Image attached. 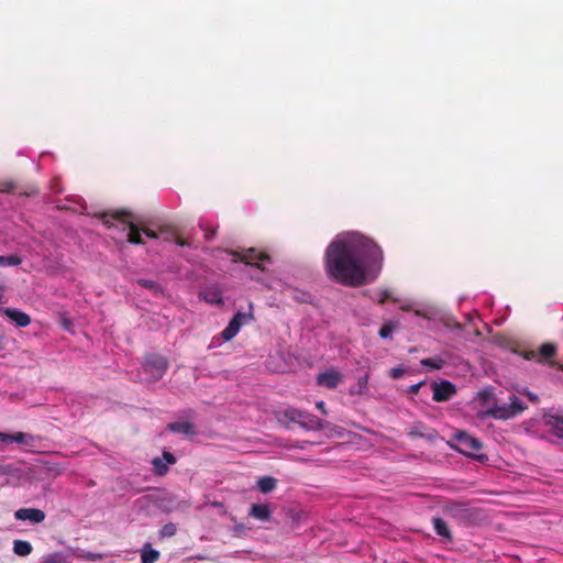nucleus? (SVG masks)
<instances>
[{
	"instance_id": "22",
	"label": "nucleus",
	"mask_w": 563,
	"mask_h": 563,
	"mask_svg": "<svg viewBox=\"0 0 563 563\" xmlns=\"http://www.w3.org/2000/svg\"><path fill=\"white\" fill-rule=\"evenodd\" d=\"M33 548L29 541L15 540L13 542V552L19 556H26L31 554Z\"/></svg>"
},
{
	"instance_id": "31",
	"label": "nucleus",
	"mask_w": 563,
	"mask_h": 563,
	"mask_svg": "<svg viewBox=\"0 0 563 563\" xmlns=\"http://www.w3.org/2000/svg\"><path fill=\"white\" fill-rule=\"evenodd\" d=\"M367 384H368V376L367 375H364L362 377L358 378V382H357V389L356 390H351V394H358V395H362L366 391L367 389Z\"/></svg>"
},
{
	"instance_id": "35",
	"label": "nucleus",
	"mask_w": 563,
	"mask_h": 563,
	"mask_svg": "<svg viewBox=\"0 0 563 563\" xmlns=\"http://www.w3.org/2000/svg\"><path fill=\"white\" fill-rule=\"evenodd\" d=\"M405 373V368L402 367H395V368H391L390 372H389V376L393 378V379H399Z\"/></svg>"
},
{
	"instance_id": "19",
	"label": "nucleus",
	"mask_w": 563,
	"mask_h": 563,
	"mask_svg": "<svg viewBox=\"0 0 563 563\" xmlns=\"http://www.w3.org/2000/svg\"><path fill=\"white\" fill-rule=\"evenodd\" d=\"M432 525H433V529L438 536L444 538L448 541H452V538H453L452 532L449 529L446 522L442 518L434 517L432 519Z\"/></svg>"
},
{
	"instance_id": "23",
	"label": "nucleus",
	"mask_w": 563,
	"mask_h": 563,
	"mask_svg": "<svg viewBox=\"0 0 563 563\" xmlns=\"http://www.w3.org/2000/svg\"><path fill=\"white\" fill-rule=\"evenodd\" d=\"M40 563H70L63 552H52L43 556Z\"/></svg>"
},
{
	"instance_id": "43",
	"label": "nucleus",
	"mask_w": 563,
	"mask_h": 563,
	"mask_svg": "<svg viewBox=\"0 0 563 563\" xmlns=\"http://www.w3.org/2000/svg\"><path fill=\"white\" fill-rule=\"evenodd\" d=\"M142 231L146 234V236L151 238V239H156L157 238V233L150 230V229H142Z\"/></svg>"
},
{
	"instance_id": "50",
	"label": "nucleus",
	"mask_w": 563,
	"mask_h": 563,
	"mask_svg": "<svg viewBox=\"0 0 563 563\" xmlns=\"http://www.w3.org/2000/svg\"><path fill=\"white\" fill-rule=\"evenodd\" d=\"M559 368H560L561 371H563V365H559Z\"/></svg>"
},
{
	"instance_id": "25",
	"label": "nucleus",
	"mask_w": 563,
	"mask_h": 563,
	"mask_svg": "<svg viewBox=\"0 0 563 563\" xmlns=\"http://www.w3.org/2000/svg\"><path fill=\"white\" fill-rule=\"evenodd\" d=\"M421 365L431 369H441L445 362L441 357H429L421 360Z\"/></svg>"
},
{
	"instance_id": "15",
	"label": "nucleus",
	"mask_w": 563,
	"mask_h": 563,
	"mask_svg": "<svg viewBox=\"0 0 563 563\" xmlns=\"http://www.w3.org/2000/svg\"><path fill=\"white\" fill-rule=\"evenodd\" d=\"M0 313L10 318L18 327L24 328L31 323V318L25 312L13 308H1Z\"/></svg>"
},
{
	"instance_id": "20",
	"label": "nucleus",
	"mask_w": 563,
	"mask_h": 563,
	"mask_svg": "<svg viewBox=\"0 0 563 563\" xmlns=\"http://www.w3.org/2000/svg\"><path fill=\"white\" fill-rule=\"evenodd\" d=\"M300 419V410L296 408H288L278 413V421L282 423L294 422L297 423Z\"/></svg>"
},
{
	"instance_id": "39",
	"label": "nucleus",
	"mask_w": 563,
	"mask_h": 563,
	"mask_svg": "<svg viewBox=\"0 0 563 563\" xmlns=\"http://www.w3.org/2000/svg\"><path fill=\"white\" fill-rule=\"evenodd\" d=\"M390 298V294L388 290H383L380 292V297L378 299V302L379 303H385L388 299Z\"/></svg>"
},
{
	"instance_id": "2",
	"label": "nucleus",
	"mask_w": 563,
	"mask_h": 563,
	"mask_svg": "<svg viewBox=\"0 0 563 563\" xmlns=\"http://www.w3.org/2000/svg\"><path fill=\"white\" fill-rule=\"evenodd\" d=\"M102 223L108 228L114 225L115 222L128 225L130 229L128 234V241L132 244H143L141 236V230L135 223L133 214L128 210H115L103 212L100 216Z\"/></svg>"
},
{
	"instance_id": "8",
	"label": "nucleus",
	"mask_w": 563,
	"mask_h": 563,
	"mask_svg": "<svg viewBox=\"0 0 563 563\" xmlns=\"http://www.w3.org/2000/svg\"><path fill=\"white\" fill-rule=\"evenodd\" d=\"M253 319V313L236 312L230 320L227 328L221 332V336L224 341L232 340L240 331L243 324L249 323Z\"/></svg>"
},
{
	"instance_id": "46",
	"label": "nucleus",
	"mask_w": 563,
	"mask_h": 563,
	"mask_svg": "<svg viewBox=\"0 0 563 563\" xmlns=\"http://www.w3.org/2000/svg\"><path fill=\"white\" fill-rule=\"evenodd\" d=\"M3 290H4V287L0 285V301L2 300V297H3Z\"/></svg>"
},
{
	"instance_id": "14",
	"label": "nucleus",
	"mask_w": 563,
	"mask_h": 563,
	"mask_svg": "<svg viewBox=\"0 0 563 563\" xmlns=\"http://www.w3.org/2000/svg\"><path fill=\"white\" fill-rule=\"evenodd\" d=\"M249 517L261 522H269L272 520V509L267 504H252L249 509Z\"/></svg>"
},
{
	"instance_id": "49",
	"label": "nucleus",
	"mask_w": 563,
	"mask_h": 563,
	"mask_svg": "<svg viewBox=\"0 0 563 563\" xmlns=\"http://www.w3.org/2000/svg\"><path fill=\"white\" fill-rule=\"evenodd\" d=\"M402 310H409V307H401Z\"/></svg>"
},
{
	"instance_id": "16",
	"label": "nucleus",
	"mask_w": 563,
	"mask_h": 563,
	"mask_svg": "<svg viewBox=\"0 0 563 563\" xmlns=\"http://www.w3.org/2000/svg\"><path fill=\"white\" fill-rule=\"evenodd\" d=\"M0 441L11 443L16 442L26 446H32L35 442V437L24 432H16L14 434L0 432Z\"/></svg>"
},
{
	"instance_id": "29",
	"label": "nucleus",
	"mask_w": 563,
	"mask_h": 563,
	"mask_svg": "<svg viewBox=\"0 0 563 563\" xmlns=\"http://www.w3.org/2000/svg\"><path fill=\"white\" fill-rule=\"evenodd\" d=\"M137 284L148 290H151L152 292L154 294H158L162 291V288L161 286L154 282V280H150V279H139L137 280Z\"/></svg>"
},
{
	"instance_id": "1",
	"label": "nucleus",
	"mask_w": 563,
	"mask_h": 563,
	"mask_svg": "<svg viewBox=\"0 0 563 563\" xmlns=\"http://www.w3.org/2000/svg\"><path fill=\"white\" fill-rule=\"evenodd\" d=\"M384 262L380 246L360 233H349L333 240L325 250L324 268L334 282L360 287L366 284L368 272L378 273Z\"/></svg>"
},
{
	"instance_id": "24",
	"label": "nucleus",
	"mask_w": 563,
	"mask_h": 563,
	"mask_svg": "<svg viewBox=\"0 0 563 563\" xmlns=\"http://www.w3.org/2000/svg\"><path fill=\"white\" fill-rule=\"evenodd\" d=\"M478 399L482 401L483 406H487L488 408L497 405L492 389L488 388H485L478 393Z\"/></svg>"
},
{
	"instance_id": "6",
	"label": "nucleus",
	"mask_w": 563,
	"mask_h": 563,
	"mask_svg": "<svg viewBox=\"0 0 563 563\" xmlns=\"http://www.w3.org/2000/svg\"><path fill=\"white\" fill-rule=\"evenodd\" d=\"M230 254L234 257V262H243L246 265H251L264 271V263L271 262V256L264 252L256 251L255 249H249L243 253L231 251Z\"/></svg>"
},
{
	"instance_id": "3",
	"label": "nucleus",
	"mask_w": 563,
	"mask_h": 563,
	"mask_svg": "<svg viewBox=\"0 0 563 563\" xmlns=\"http://www.w3.org/2000/svg\"><path fill=\"white\" fill-rule=\"evenodd\" d=\"M526 409L527 406L517 396L512 395L509 397V405H495L494 407L487 408L486 411L479 413V417H492L496 420H508L522 413Z\"/></svg>"
},
{
	"instance_id": "34",
	"label": "nucleus",
	"mask_w": 563,
	"mask_h": 563,
	"mask_svg": "<svg viewBox=\"0 0 563 563\" xmlns=\"http://www.w3.org/2000/svg\"><path fill=\"white\" fill-rule=\"evenodd\" d=\"M246 530H247V528L242 523H238V525L233 526V528H232V531H233L234 536H236V537L245 536Z\"/></svg>"
},
{
	"instance_id": "28",
	"label": "nucleus",
	"mask_w": 563,
	"mask_h": 563,
	"mask_svg": "<svg viewBox=\"0 0 563 563\" xmlns=\"http://www.w3.org/2000/svg\"><path fill=\"white\" fill-rule=\"evenodd\" d=\"M154 472L158 476H163L167 473L168 466L167 464L159 457H155L152 462Z\"/></svg>"
},
{
	"instance_id": "18",
	"label": "nucleus",
	"mask_w": 563,
	"mask_h": 563,
	"mask_svg": "<svg viewBox=\"0 0 563 563\" xmlns=\"http://www.w3.org/2000/svg\"><path fill=\"white\" fill-rule=\"evenodd\" d=\"M545 423L556 437L563 439V416L550 415L545 418Z\"/></svg>"
},
{
	"instance_id": "40",
	"label": "nucleus",
	"mask_w": 563,
	"mask_h": 563,
	"mask_svg": "<svg viewBox=\"0 0 563 563\" xmlns=\"http://www.w3.org/2000/svg\"><path fill=\"white\" fill-rule=\"evenodd\" d=\"M206 299L212 303H221L222 302L221 296L217 292L212 294L211 298H206Z\"/></svg>"
},
{
	"instance_id": "5",
	"label": "nucleus",
	"mask_w": 563,
	"mask_h": 563,
	"mask_svg": "<svg viewBox=\"0 0 563 563\" xmlns=\"http://www.w3.org/2000/svg\"><path fill=\"white\" fill-rule=\"evenodd\" d=\"M168 368V361L164 355L148 353L144 358V371L152 375L153 382L163 378Z\"/></svg>"
},
{
	"instance_id": "30",
	"label": "nucleus",
	"mask_w": 563,
	"mask_h": 563,
	"mask_svg": "<svg viewBox=\"0 0 563 563\" xmlns=\"http://www.w3.org/2000/svg\"><path fill=\"white\" fill-rule=\"evenodd\" d=\"M397 324L393 321L385 322L379 330V336L382 339H388L393 331L396 329Z\"/></svg>"
},
{
	"instance_id": "32",
	"label": "nucleus",
	"mask_w": 563,
	"mask_h": 563,
	"mask_svg": "<svg viewBox=\"0 0 563 563\" xmlns=\"http://www.w3.org/2000/svg\"><path fill=\"white\" fill-rule=\"evenodd\" d=\"M176 531V525H174L173 522H168L164 525L163 528L161 529V536L164 538H170L175 536Z\"/></svg>"
},
{
	"instance_id": "10",
	"label": "nucleus",
	"mask_w": 563,
	"mask_h": 563,
	"mask_svg": "<svg viewBox=\"0 0 563 563\" xmlns=\"http://www.w3.org/2000/svg\"><path fill=\"white\" fill-rule=\"evenodd\" d=\"M432 398L437 402L450 400L456 394V387L449 380L432 384Z\"/></svg>"
},
{
	"instance_id": "26",
	"label": "nucleus",
	"mask_w": 563,
	"mask_h": 563,
	"mask_svg": "<svg viewBox=\"0 0 563 563\" xmlns=\"http://www.w3.org/2000/svg\"><path fill=\"white\" fill-rule=\"evenodd\" d=\"M159 559V552L155 549L142 551L141 563H155Z\"/></svg>"
},
{
	"instance_id": "42",
	"label": "nucleus",
	"mask_w": 563,
	"mask_h": 563,
	"mask_svg": "<svg viewBox=\"0 0 563 563\" xmlns=\"http://www.w3.org/2000/svg\"><path fill=\"white\" fill-rule=\"evenodd\" d=\"M13 189V185L11 183H5L0 185V191L9 192Z\"/></svg>"
},
{
	"instance_id": "27",
	"label": "nucleus",
	"mask_w": 563,
	"mask_h": 563,
	"mask_svg": "<svg viewBox=\"0 0 563 563\" xmlns=\"http://www.w3.org/2000/svg\"><path fill=\"white\" fill-rule=\"evenodd\" d=\"M21 263H22V258L16 254L8 255V256L0 255V266H18Z\"/></svg>"
},
{
	"instance_id": "4",
	"label": "nucleus",
	"mask_w": 563,
	"mask_h": 563,
	"mask_svg": "<svg viewBox=\"0 0 563 563\" xmlns=\"http://www.w3.org/2000/svg\"><path fill=\"white\" fill-rule=\"evenodd\" d=\"M454 439L456 441V445H452V448H454L457 452L478 460L484 457V455L475 454V452L483 448L482 442L477 438L472 437L465 431H459Z\"/></svg>"
},
{
	"instance_id": "38",
	"label": "nucleus",
	"mask_w": 563,
	"mask_h": 563,
	"mask_svg": "<svg viewBox=\"0 0 563 563\" xmlns=\"http://www.w3.org/2000/svg\"><path fill=\"white\" fill-rule=\"evenodd\" d=\"M423 382H420L418 384H413L408 388V391L412 395H416L419 393L420 387L422 386Z\"/></svg>"
},
{
	"instance_id": "17",
	"label": "nucleus",
	"mask_w": 563,
	"mask_h": 563,
	"mask_svg": "<svg viewBox=\"0 0 563 563\" xmlns=\"http://www.w3.org/2000/svg\"><path fill=\"white\" fill-rule=\"evenodd\" d=\"M167 430L174 433H181L186 437H194L197 434L196 428L191 422H170L167 424Z\"/></svg>"
},
{
	"instance_id": "48",
	"label": "nucleus",
	"mask_w": 563,
	"mask_h": 563,
	"mask_svg": "<svg viewBox=\"0 0 563 563\" xmlns=\"http://www.w3.org/2000/svg\"><path fill=\"white\" fill-rule=\"evenodd\" d=\"M305 297H306V294H301V298H297V300H299V301H306V298H305Z\"/></svg>"
},
{
	"instance_id": "12",
	"label": "nucleus",
	"mask_w": 563,
	"mask_h": 563,
	"mask_svg": "<svg viewBox=\"0 0 563 563\" xmlns=\"http://www.w3.org/2000/svg\"><path fill=\"white\" fill-rule=\"evenodd\" d=\"M342 382L343 375L334 368H330L317 376V384L328 389H335Z\"/></svg>"
},
{
	"instance_id": "9",
	"label": "nucleus",
	"mask_w": 563,
	"mask_h": 563,
	"mask_svg": "<svg viewBox=\"0 0 563 563\" xmlns=\"http://www.w3.org/2000/svg\"><path fill=\"white\" fill-rule=\"evenodd\" d=\"M443 511L446 516L455 519L459 523H468L473 517V512L465 504L449 503L444 506Z\"/></svg>"
},
{
	"instance_id": "36",
	"label": "nucleus",
	"mask_w": 563,
	"mask_h": 563,
	"mask_svg": "<svg viewBox=\"0 0 563 563\" xmlns=\"http://www.w3.org/2000/svg\"><path fill=\"white\" fill-rule=\"evenodd\" d=\"M162 460L166 464H175L176 463V457L170 452H167V451L163 452V459Z\"/></svg>"
},
{
	"instance_id": "47",
	"label": "nucleus",
	"mask_w": 563,
	"mask_h": 563,
	"mask_svg": "<svg viewBox=\"0 0 563 563\" xmlns=\"http://www.w3.org/2000/svg\"><path fill=\"white\" fill-rule=\"evenodd\" d=\"M85 558H87L89 560H96V555H93V554H88Z\"/></svg>"
},
{
	"instance_id": "21",
	"label": "nucleus",
	"mask_w": 563,
	"mask_h": 563,
	"mask_svg": "<svg viewBox=\"0 0 563 563\" xmlns=\"http://www.w3.org/2000/svg\"><path fill=\"white\" fill-rule=\"evenodd\" d=\"M277 481L274 477L271 476H264L258 478L257 481V488L263 494H268L273 492L276 488Z\"/></svg>"
},
{
	"instance_id": "11",
	"label": "nucleus",
	"mask_w": 563,
	"mask_h": 563,
	"mask_svg": "<svg viewBox=\"0 0 563 563\" xmlns=\"http://www.w3.org/2000/svg\"><path fill=\"white\" fill-rule=\"evenodd\" d=\"M297 423L308 431H321L324 430L328 426L327 421L302 410H300V419H298Z\"/></svg>"
},
{
	"instance_id": "45",
	"label": "nucleus",
	"mask_w": 563,
	"mask_h": 563,
	"mask_svg": "<svg viewBox=\"0 0 563 563\" xmlns=\"http://www.w3.org/2000/svg\"><path fill=\"white\" fill-rule=\"evenodd\" d=\"M176 244L179 245V246H186L188 245L187 242H185V240H183L181 238H177L176 239Z\"/></svg>"
},
{
	"instance_id": "41",
	"label": "nucleus",
	"mask_w": 563,
	"mask_h": 563,
	"mask_svg": "<svg viewBox=\"0 0 563 563\" xmlns=\"http://www.w3.org/2000/svg\"><path fill=\"white\" fill-rule=\"evenodd\" d=\"M316 407L318 410H320L323 415H327L328 411H327V408H325V402L323 400H320L316 404Z\"/></svg>"
},
{
	"instance_id": "44",
	"label": "nucleus",
	"mask_w": 563,
	"mask_h": 563,
	"mask_svg": "<svg viewBox=\"0 0 563 563\" xmlns=\"http://www.w3.org/2000/svg\"><path fill=\"white\" fill-rule=\"evenodd\" d=\"M11 468L9 466L0 465V475H5L10 473Z\"/></svg>"
},
{
	"instance_id": "33",
	"label": "nucleus",
	"mask_w": 563,
	"mask_h": 563,
	"mask_svg": "<svg viewBox=\"0 0 563 563\" xmlns=\"http://www.w3.org/2000/svg\"><path fill=\"white\" fill-rule=\"evenodd\" d=\"M520 394L527 396V398L532 402V404H538L539 402V397L537 394L528 390L527 388H523L522 390L519 391Z\"/></svg>"
},
{
	"instance_id": "7",
	"label": "nucleus",
	"mask_w": 563,
	"mask_h": 563,
	"mask_svg": "<svg viewBox=\"0 0 563 563\" xmlns=\"http://www.w3.org/2000/svg\"><path fill=\"white\" fill-rule=\"evenodd\" d=\"M556 345L551 342L543 343L538 350L522 352L523 358L538 363H549L556 355Z\"/></svg>"
},
{
	"instance_id": "13",
	"label": "nucleus",
	"mask_w": 563,
	"mask_h": 563,
	"mask_svg": "<svg viewBox=\"0 0 563 563\" xmlns=\"http://www.w3.org/2000/svg\"><path fill=\"white\" fill-rule=\"evenodd\" d=\"M16 520H29L32 523H40L45 519V512L37 508H20L14 512Z\"/></svg>"
},
{
	"instance_id": "37",
	"label": "nucleus",
	"mask_w": 563,
	"mask_h": 563,
	"mask_svg": "<svg viewBox=\"0 0 563 563\" xmlns=\"http://www.w3.org/2000/svg\"><path fill=\"white\" fill-rule=\"evenodd\" d=\"M201 229L205 231L206 240H212L217 234V230L214 228L210 229V228H203L201 225Z\"/></svg>"
}]
</instances>
